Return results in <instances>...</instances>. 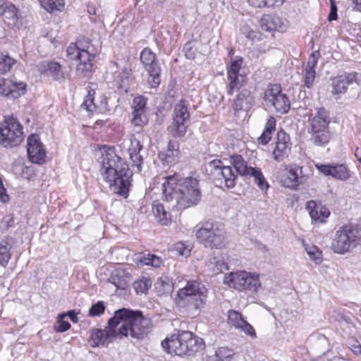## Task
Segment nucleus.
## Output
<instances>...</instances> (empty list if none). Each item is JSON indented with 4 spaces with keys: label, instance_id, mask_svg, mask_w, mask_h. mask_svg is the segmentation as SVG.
<instances>
[{
    "label": "nucleus",
    "instance_id": "1",
    "mask_svg": "<svg viewBox=\"0 0 361 361\" xmlns=\"http://www.w3.org/2000/svg\"><path fill=\"white\" fill-rule=\"evenodd\" d=\"M162 183V195L165 202L174 201L172 211L175 214L183 209L197 205L202 199L200 182L196 178H181L175 173L168 176Z\"/></svg>",
    "mask_w": 361,
    "mask_h": 361
},
{
    "label": "nucleus",
    "instance_id": "2",
    "mask_svg": "<svg viewBox=\"0 0 361 361\" xmlns=\"http://www.w3.org/2000/svg\"><path fill=\"white\" fill-rule=\"evenodd\" d=\"M102 178L109 184L110 190L123 197L128 195L131 185L132 171L128 164L116 152L114 147H105L102 152Z\"/></svg>",
    "mask_w": 361,
    "mask_h": 361
},
{
    "label": "nucleus",
    "instance_id": "3",
    "mask_svg": "<svg viewBox=\"0 0 361 361\" xmlns=\"http://www.w3.org/2000/svg\"><path fill=\"white\" fill-rule=\"evenodd\" d=\"M116 320L118 331V338L130 337L140 341L150 332L152 323L149 318L143 315L140 310L121 308L114 312L111 323Z\"/></svg>",
    "mask_w": 361,
    "mask_h": 361
},
{
    "label": "nucleus",
    "instance_id": "4",
    "mask_svg": "<svg viewBox=\"0 0 361 361\" xmlns=\"http://www.w3.org/2000/svg\"><path fill=\"white\" fill-rule=\"evenodd\" d=\"M97 53V48L88 38L82 37L75 43H71L66 49L67 56L78 61L75 75L80 79L88 78L93 71L92 61Z\"/></svg>",
    "mask_w": 361,
    "mask_h": 361
},
{
    "label": "nucleus",
    "instance_id": "5",
    "mask_svg": "<svg viewBox=\"0 0 361 361\" xmlns=\"http://www.w3.org/2000/svg\"><path fill=\"white\" fill-rule=\"evenodd\" d=\"M207 293V288L201 282L188 281L186 286L178 291L177 304L188 311H197L206 304Z\"/></svg>",
    "mask_w": 361,
    "mask_h": 361
},
{
    "label": "nucleus",
    "instance_id": "6",
    "mask_svg": "<svg viewBox=\"0 0 361 361\" xmlns=\"http://www.w3.org/2000/svg\"><path fill=\"white\" fill-rule=\"evenodd\" d=\"M361 243V228L357 225L347 224L336 231L332 247L335 252L344 254Z\"/></svg>",
    "mask_w": 361,
    "mask_h": 361
},
{
    "label": "nucleus",
    "instance_id": "7",
    "mask_svg": "<svg viewBox=\"0 0 361 361\" xmlns=\"http://www.w3.org/2000/svg\"><path fill=\"white\" fill-rule=\"evenodd\" d=\"M195 235L197 241L205 247L221 249L226 245V231L216 223L202 224Z\"/></svg>",
    "mask_w": 361,
    "mask_h": 361
},
{
    "label": "nucleus",
    "instance_id": "8",
    "mask_svg": "<svg viewBox=\"0 0 361 361\" xmlns=\"http://www.w3.org/2000/svg\"><path fill=\"white\" fill-rule=\"evenodd\" d=\"M329 123V114L324 108L319 109L310 120V128L308 132L311 134V141L315 145L323 146L329 142L331 139Z\"/></svg>",
    "mask_w": 361,
    "mask_h": 361
},
{
    "label": "nucleus",
    "instance_id": "9",
    "mask_svg": "<svg viewBox=\"0 0 361 361\" xmlns=\"http://www.w3.org/2000/svg\"><path fill=\"white\" fill-rule=\"evenodd\" d=\"M206 171L216 186L222 187L224 184L227 188H232L235 185L236 175L231 166H224L221 160L209 162Z\"/></svg>",
    "mask_w": 361,
    "mask_h": 361
},
{
    "label": "nucleus",
    "instance_id": "10",
    "mask_svg": "<svg viewBox=\"0 0 361 361\" xmlns=\"http://www.w3.org/2000/svg\"><path fill=\"white\" fill-rule=\"evenodd\" d=\"M23 140L22 126L13 117H6L0 124V144L4 147H16Z\"/></svg>",
    "mask_w": 361,
    "mask_h": 361
},
{
    "label": "nucleus",
    "instance_id": "11",
    "mask_svg": "<svg viewBox=\"0 0 361 361\" xmlns=\"http://www.w3.org/2000/svg\"><path fill=\"white\" fill-rule=\"evenodd\" d=\"M224 283L230 288H233L238 290H245L252 292L257 291L261 286L258 276L251 274L245 271L231 272L228 274H226Z\"/></svg>",
    "mask_w": 361,
    "mask_h": 361
},
{
    "label": "nucleus",
    "instance_id": "12",
    "mask_svg": "<svg viewBox=\"0 0 361 361\" xmlns=\"http://www.w3.org/2000/svg\"><path fill=\"white\" fill-rule=\"evenodd\" d=\"M190 126V113L185 101L181 99L174 106L173 123L169 127L171 135L175 138H182L187 133Z\"/></svg>",
    "mask_w": 361,
    "mask_h": 361
},
{
    "label": "nucleus",
    "instance_id": "13",
    "mask_svg": "<svg viewBox=\"0 0 361 361\" xmlns=\"http://www.w3.org/2000/svg\"><path fill=\"white\" fill-rule=\"evenodd\" d=\"M140 61L148 73L147 83L152 88L157 87L161 82V68L156 54L148 47L142 49L140 56Z\"/></svg>",
    "mask_w": 361,
    "mask_h": 361
},
{
    "label": "nucleus",
    "instance_id": "14",
    "mask_svg": "<svg viewBox=\"0 0 361 361\" xmlns=\"http://www.w3.org/2000/svg\"><path fill=\"white\" fill-rule=\"evenodd\" d=\"M231 159L238 173L241 176H252L255 178V183L262 190H267L268 189L269 185L259 169L248 166L240 155H234Z\"/></svg>",
    "mask_w": 361,
    "mask_h": 361
},
{
    "label": "nucleus",
    "instance_id": "15",
    "mask_svg": "<svg viewBox=\"0 0 361 361\" xmlns=\"http://www.w3.org/2000/svg\"><path fill=\"white\" fill-rule=\"evenodd\" d=\"M267 103H270L280 114H286L290 108V102L287 96L281 92L279 85H273L266 90L264 97Z\"/></svg>",
    "mask_w": 361,
    "mask_h": 361
},
{
    "label": "nucleus",
    "instance_id": "16",
    "mask_svg": "<svg viewBox=\"0 0 361 361\" xmlns=\"http://www.w3.org/2000/svg\"><path fill=\"white\" fill-rule=\"evenodd\" d=\"M332 94H341L346 92L348 87L361 85V74L356 72L345 73L331 78Z\"/></svg>",
    "mask_w": 361,
    "mask_h": 361
},
{
    "label": "nucleus",
    "instance_id": "17",
    "mask_svg": "<svg viewBox=\"0 0 361 361\" xmlns=\"http://www.w3.org/2000/svg\"><path fill=\"white\" fill-rule=\"evenodd\" d=\"M111 318L108 320V326L104 329H94L91 334V339L94 344L93 345H104L112 341L114 338H118V331L116 320L112 323Z\"/></svg>",
    "mask_w": 361,
    "mask_h": 361
},
{
    "label": "nucleus",
    "instance_id": "18",
    "mask_svg": "<svg viewBox=\"0 0 361 361\" xmlns=\"http://www.w3.org/2000/svg\"><path fill=\"white\" fill-rule=\"evenodd\" d=\"M29 159L35 164H41L45 161L46 152L37 135H31L27 140Z\"/></svg>",
    "mask_w": 361,
    "mask_h": 361
},
{
    "label": "nucleus",
    "instance_id": "19",
    "mask_svg": "<svg viewBox=\"0 0 361 361\" xmlns=\"http://www.w3.org/2000/svg\"><path fill=\"white\" fill-rule=\"evenodd\" d=\"M228 321L231 326L240 329L251 338L255 339L257 338L255 329L244 319L240 312L233 310H229L228 312Z\"/></svg>",
    "mask_w": 361,
    "mask_h": 361
},
{
    "label": "nucleus",
    "instance_id": "20",
    "mask_svg": "<svg viewBox=\"0 0 361 361\" xmlns=\"http://www.w3.org/2000/svg\"><path fill=\"white\" fill-rule=\"evenodd\" d=\"M166 202V205L159 202H154L152 206V211L157 221L164 226L170 224L173 217L176 218L180 214V212H178V214H175L172 211V204H175L174 201Z\"/></svg>",
    "mask_w": 361,
    "mask_h": 361
},
{
    "label": "nucleus",
    "instance_id": "21",
    "mask_svg": "<svg viewBox=\"0 0 361 361\" xmlns=\"http://www.w3.org/2000/svg\"><path fill=\"white\" fill-rule=\"evenodd\" d=\"M303 181L304 176H302V167L298 165L291 166L281 178V182L284 187L293 190H295Z\"/></svg>",
    "mask_w": 361,
    "mask_h": 361
},
{
    "label": "nucleus",
    "instance_id": "22",
    "mask_svg": "<svg viewBox=\"0 0 361 361\" xmlns=\"http://www.w3.org/2000/svg\"><path fill=\"white\" fill-rule=\"evenodd\" d=\"M315 166L320 173L326 176H330L341 180H346L350 176L349 171L344 164L330 165L317 164Z\"/></svg>",
    "mask_w": 361,
    "mask_h": 361
},
{
    "label": "nucleus",
    "instance_id": "23",
    "mask_svg": "<svg viewBox=\"0 0 361 361\" xmlns=\"http://www.w3.org/2000/svg\"><path fill=\"white\" fill-rule=\"evenodd\" d=\"M39 71L51 77L54 80L60 83L64 82L65 74L61 65L54 61H44L39 63Z\"/></svg>",
    "mask_w": 361,
    "mask_h": 361
},
{
    "label": "nucleus",
    "instance_id": "24",
    "mask_svg": "<svg viewBox=\"0 0 361 361\" xmlns=\"http://www.w3.org/2000/svg\"><path fill=\"white\" fill-rule=\"evenodd\" d=\"M187 335L183 336V331L178 334H173L161 341V347L169 354L183 356L181 342L187 341Z\"/></svg>",
    "mask_w": 361,
    "mask_h": 361
},
{
    "label": "nucleus",
    "instance_id": "25",
    "mask_svg": "<svg viewBox=\"0 0 361 361\" xmlns=\"http://www.w3.org/2000/svg\"><path fill=\"white\" fill-rule=\"evenodd\" d=\"M130 145L128 147V153L130 159L132 161V166L133 170L137 172H140L142 170V165L143 163L142 157L140 155V151L142 149V145L140 140L132 135L130 137Z\"/></svg>",
    "mask_w": 361,
    "mask_h": 361
},
{
    "label": "nucleus",
    "instance_id": "26",
    "mask_svg": "<svg viewBox=\"0 0 361 361\" xmlns=\"http://www.w3.org/2000/svg\"><path fill=\"white\" fill-rule=\"evenodd\" d=\"M260 27L267 32H284L286 30V25L277 15H264L260 19Z\"/></svg>",
    "mask_w": 361,
    "mask_h": 361
},
{
    "label": "nucleus",
    "instance_id": "27",
    "mask_svg": "<svg viewBox=\"0 0 361 361\" xmlns=\"http://www.w3.org/2000/svg\"><path fill=\"white\" fill-rule=\"evenodd\" d=\"M306 209L312 220L315 223H324L330 214V212L327 207L317 204L314 200H310L307 202Z\"/></svg>",
    "mask_w": 361,
    "mask_h": 361
},
{
    "label": "nucleus",
    "instance_id": "28",
    "mask_svg": "<svg viewBox=\"0 0 361 361\" xmlns=\"http://www.w3.org/2000/svg\"><path fill=\"white\" fill-rule=\"evenodd\" d=\"M187 335V341L181 342L183 355H192L202 348V340L194 336L190 331H183V336Z\"/></svg>",
    "mask_w": 361,
    "mask_h": 361
},
{
    "label": "nucleus",
    "instance_id": "29",
    "mask_svg": "<svg viewBox=\"0 0 361 361\" xmlns=\"http://www.w3.org/2000/svg\"><path fill=\"white\" fill-rule=\"evenodd\" d=\"M253 101L251 92L247 88H242L234 100L233 109L235 111H247L251 108Z\"/></svg>",
    "mask_w": 361,
    "mask_h": 361
},
{
    "label": "nucleus",
    "instance_id": "30",
    "mask_svg": "<svg viewBox=\"0 0 361 361\" xmlns=\"http://www.w3.org/2000/svg\"><path fill=\"white\" fill-rule=\"evenodd\" d=\"M15 244V240L10 235L4 236L0 240V266L6 267L11 258V250Z\"/></svg>",
    "mask_w": 361,
    "mask_h": 361
},
{
    "label": "nucleus",
    "instance_id": "31",
    "mask_svg": "<svg viewBox=\"0 0 361 361\" xmlns=\"http://www.w3.org/2000/svg\"><path fill=\"white\" fill-rule=\"evenodd\" d=\"M207 267L214 274L222 273L228 269V264L226 262V256L222 254L211 255L207 262Z\"/></svg>",
    "mask_w": 361,
    "mask_h": 361
},
{
    "label": "nucleus",
    "instance_id": "32",
    "mask_svg": "<svg viewBox=\"0 0 361 361\" xmlns=\"http://www.w3.org/2000/svg\"><path fill=\"white\" fill-rule=\"evenodd\" d=\"M18 9L16 7L9 4L5 6L0 15L2 16L4 23L9 27H15L19 25V18L18 16Z\"/></svg>",
    "mask_w": 361,
    "mask_h": 361
},
{
    "label": "nucleus",
    "instance_id": "33",
    "mask_svg": "<svg viewBox=\"0 0 361 361\" xmlns=\"http://www.w3.org/2000/svg\"><path fill=\"white\" fill-rule=\"evenodd\" d=\"M276 118L273 116H269L265 124L263 133L257 138L258 144L266 145L271 140L272 137V133L275 131L276 129Z\"/></svg>",
    "mask_w": 361,
    "mask_h": 361
},
{
    "label": "nucleus",
    "instance_id": "34",
    "mask_svg": "<svg viewBox=\"0 0 361 361\" xmlns=\"http://www.w3.org/2000/svg\"><path fill=\"white\" fill-rule=\"evenodd\" d=\"M126 274L122 269L115 270L109 278V281L113 283L116 288L125 290L128 284L126 280Z\"/></svg>",
    "mask_w": 361,
    "mask_h": 361
},
{
    "label": "nucleus",
    "instance_id": "35",
    "mask_svg": "<svg viewBox=\"0 0 361 361\" xmlns=\"http://www.w3.org/2000/svg\"><path fill=\"white\" fill-rule=\"evenodd\" d=\"M180 153L179 145L176 141L170 140L168 144V149L164 154H160V156H164V159L167 163L171 164L176 161Z\"/></svg>",
    "mask_w": 361,
    "mask_h": 361
},
{
    "label": "nucleus",
    "instance_id": "36",
    "mask_svg": "<svg viewBox=\"0 0 361 361\" xmlns=\"http://www.w3.org/2000/svg\"><path fill=\"white\" fill-rule=\"evenodd\" d=\"M291 149V145L275 142V148L273 152V158L276 161H282L288 157Z\"/></svg>",
    "mask_w": 361,
    "mask_h": 361
},
{
    "label": "nucleus",
    "instance_id": "37",
    "mask_svg": "<svg viewBox=\"0 0 361 361\" xmlns=\"http://www.w3.org/2000/svg\"><path fill=\"white\" fill-rule=\"evenodd\" d=\"M41 6L47 11H61L65 6L64 0H39Z\"/></svg>",
    "mask_w": 361,
    "mask_h": 361
},
{
    "label": "nucleus",
    "instance_id": "38",
    "mask_svg": "<svg viewBox=\"0 0 361 361\" xmlns=\"http://www.w3.org/2000/svg\"><path fill=\"white\" fill-rule=\"evenodd\" d=\"M228 80H229V85L227 93L231 95L233 94L234 91L240 90V88H243V86L245 81V76H228Z\"/></svg>",
    "mask_w": 361,
    "mask_h": 361
},
{
    "label": "nucleus",
    "instance_id": "39",
    "mask_svg": "<svg viewBox=\"0 0 361 361\" xmlns=\"http://www.w3.org/2000/svg\"><path fill=\"white\" fill-rule=\"evenodd\" d=\"M27 85L22 81H16L12 80V85H11L10 97L13 99L18 98L26 92Z\"/></svg>",
    "mask_w": 361,
    "mask_h": 361
},
{
    "label": "nucleus",
    "instance_id": "40",
    "mask_svg": "<svg viewBox=\"0 0 361 361\" xmlns=\"http://www.w3.org/2000/svg\"><path fill=\"white\" fill-rule=\"evenodd\" d=\"M305 250L310 259L316 264H320L322 262V252L315 245H306Z\"/></svg>",
    "mask_w": 361,
    "mask_h": 361
},
{
    "label": "nucleus",
    "instance_id": "41",
    "mask_svg": "<svg viewBox=\"0 0 361 361\" xmlns=\"http://www.w3.org/2000/svg\"><path fill=\"white\" fill-rule=\"evenodd\" d=\"M16 60L11 58L8 54H0V74L9 71L15 64Z\"/></svg>",
    "mask_w": 361,
    "mask_h": 361
},
{
    "label": "nucleus",
    "instance_id": "42",
    "mask_svg": "<svg viewBox=\"0 0 361 361\" xmlns=\"http://www.w3.org/2000/svg\"><path fill=\"white\" fill-rule=\"evenodd\" d=\"M243 60L242 57L237 56L235 59L231 60V65L227 71L228 76L242 75L239 73Z\"/></svg>",
    "mask_w": 361,
    "mask_h": 361
},
{
    "label": "nucleus",
    "instance_id": "43",
    "mask_svg": "<svg viewBox=\"0 0 361 361\" xmlns=\"http://www.w3.org/2000/svg\"><path fill=\"white\" fill-rule=\"evenodd\" d=\"M151 286V280L147 278H142L133 283V288L137 293H145Z\"/></svg>",
    "mask_w": 361,
    "mask_h": 361
},
{
    "label": "nucleus",
    "instance_id": "44",
    "mask_svg": "<svg viewBox=\"0 0 361 361\" xmlns=\"http://www.w3.org/2000/svg\"><path fill=\"white\" fill-rule=\"evenodd\" d=\"M248 3L257 8H262L265 6H272L275 4L281 5L283 0H247Z\"/></svg>",
    "mask_w": 361,
    "mask_h": 361
},
{
    "label": "nucleus",
    "instance_id": "45",
    "mask_svg": "<svg viewBox=\"0 0 361 361\" xmlns=\"http://www.w3.org/2000/svg\"><path fill=\"white\" fill-rule=\"evenodd\" d=\"M183 51L188 59L192 60L195 58L197 49L194 42L189 41L184 44Z\"/></svg>",
    "mask_w": 361,
    "mask_h": 361
},
{
    "label": "nucleus",
    "instance_id": "46",
    "mask_svg": "<svg viewBox=\"0 0 361 361\" xmlns=\"http://www.w3.org/2000/svg\"><path fill=\"white\" fill-rule=\"evenodd\" d=\"M66 317L65 313L61 314L57 317L56 324L54 326V330L57 332H65L71 328V324L64 321L63 319Z\"/></svg>",
    "mask_w": 361,
    "mask_h": 361
},
{
    "label": "nucleus",
    "instance_id": "47",
    "mask_svg": "<svg viewBox=\"0 0 361 361\" xmlns=\"http://www.w3.org/2000/svg\"><path fill=\"white\" fill-rule=\"evenodd\" d=\"M105 308L104 302L98 301L91 306L88 314L90 317H98L104 314Z\"/></svg>",
    "mask_w": 361,
    "mask_h": 361
},
{
    "label": "nucleus",
    "instance_id": "48",
    "mask_svg": "<svg viewBox=\"0 0 361 361\" xmlns=\"http://www.w3.org/2000/svg\"><path fill=\"white\" fill-rule=\"evenodd\" d=\"M133 112L144 113L147 101L142 97H137L133 99Z\"/></svg>",
    "mask_w": 361,
    "mask_h": 361
},
{
    "label": "nucleus",
    "instance_id": "49",
    "mask_svg": "<svg viewBox=\"0 0 361 361\" xmlns=\"http://www.w3.org/2000/svg\"><path fill=\"white\" fill-rule=\"evenodd\" d=\"M11 85H12V80L5 78L0 79V94L9 97Z\"/></svg>",
    "mask_w": 361,
    "mask_h": 361
},
{
    "label": "nucleus",
    "instance_id": "50",
    "mask_svg": "<svg viewBox=\"0 0 361 361\" xmlns=\"http://www.w3.org/2000/svg\"><path fill=\"white\" fill-rule=\"evenodd\" d=\"M315 69H310L305 68V85L307 87H311L313 85L315 78Z\"/></svg>",
    "mask_w": 361,
    "mask_h": 361
},
{
    "label": "nucleus",
    "instance_id": "51",
    "mask_svg": "<svg viewBox=\"0 0 361 361\" xmlns=\"http://www.w3.org/2000/svg\"><path fill=\"white\" fill-rule=\"evenodd\" d=\"M14 224L15 219L12 214L4 216L1 220V228L3 231H8L10 228L13 227Z\"/></svg>",
    "mask_w": 361,
    "mask_h": 361
},
{
    "label": "nucleus",
    "instance_id": "52",
    "mask_svg": "<svg viewBox=\"0 0 361 361\" xmlns=\"http://www.w3.org/2000/svg\"><path fill=\"white\" fill-rule=\"evenodd\" d=\"M233 354V353L231 349L225 347L219 348L216 351V357L221 361L231 357Z\"/></svg>",
    "mask_w": 361,
    "mask_h": 361
},
{
    "label": "nucleus",
    "instance_id": "53",
    "mask_svg": "<svg viewBox=\"0 0 361 361\" xmlns=\"http://www.w3.org/2000/svg\"><path fill=\"white\" fill-rule=\"evenodd\" d=\"M91 91L92 90H90L88 92V94L85 98V100L82 104L81 106L83 109H86L87 111L92 112L95 109V105L94 104L93 102V94H91Z\"/></svg>",
    "mask_w": 361,
    "mask_h": 361
},
{
    "label": "nucleus",
    "instance_id": "54",
    "mask_svg": "<svg viewBox=\"0 0 361 361\" xmlns=\"http://www.w3.org/2000/svg\"><path fill=\"white\" fill-rule=\"evenodd\" d=\"M133 118L132 123L138 127H141L147 122V118L144 115V113L133 112Z\"/></svg>",
    "mask_w": 361,
    "mask_h": 361
},
{
    "label": "nucleus",
    "instance_id": "55",
    "mask_svg": "<svg viewBox=\"0 0 361 361\" xmlns=\"http://www.w3.org/2000/svg\"><path fill=\"white\" fill-rule=\"evenodd\" d=\"M275 142L291 145L289 135H288L283 129L278 131Z\"/></svg>",
    "mask_w": 361,
    "mask_h": 361
},
{
    "label": "nucleus",
    "instance_id": "56",
    "mask_svg": "<svg viewBox=\"0 0 361 361\" xmlns=\"http://www.w3.org/2000/svg\"><path fill=\"white\" fill-rule=\"evenodd\" d=\"M240 32L250 39H254L257 37V32L248 25H243L240 27Z\"/></svg>",
    "mask_w": 361,
    "mask_h": 361
},
{
    "label": "nucleus",
    "instance_id": "57",
    "mask_svg": "<svg viewBox=\"0 0 361 361\" xmlns=\"http://www.w3.org/2000/svg\"><path fill=\"white\" fill-rule=\"evenodd\" d=\"M319 57L320 53L319 51H313L308 59L307 66L305 68L315 69V66L317 63V60L319 59Z\"/></svg>",
    "mask_w": 361,
    "mask_h": 361
},
{
    "label": "nucleus",
    "instance_id": "58",
    "mask_svg": "<svg viewBox=\"0 0 361 361\" xmlns=\"http://www.w3.org/2000/svg\"><path fill=\"white\" fill-rule=\"evenodd\" d=\"M337 11H338V8H337L336 2L334 1H331L330 12L328 16V20L329 22L337 20V18H338Z\"/></svg>",
    "mask_w": 361,
    "mask_h": 361
},
{
    "label": "nucleus",
    "instance_id": "59",
    "mask_svg": "<svg viewBox=\"0 0 361 361\" xmlns=\"http://www.w3.org/2000/svg\"><path fill=\"white\" fill-rule=\"evenodd\" d=\"M316 345L318 346H323V349H322L321 353L323 354L325 353L326 350V346L328 345L327 338L324 336H319L317 338Z\"/></svg>",
    "mask_w": 361,
    "mask_h": 361
},
{
    "label": "nucleus",
    "instance_id": "60",
    "mask_svg": "<svg viewBox=\"0 0 361 361\" xmlns=\"http://www.w3.org/2000/svg\"><path fill=\"white\" fill-rule=\"evenodd\" d=\"M176 250H177L180 255L182 256H188L190 255V250L185 248L183 243H178L176 245Z\"/></svg>",
    "mask_w": 361,
    "mask_h": 361
},
{
    "label": "nucleus",
    "instance_id": "61",
    "mask_svg": "<svg viewBox=\"0 0 361 361\" xmlns=\"http://www.w3.org/2000/svg\"><path fill=\"white\" fill-rule=\"evenodd\" d=\"M0 199L3 202H6L8 201L9 197L8 195L6 194V190L3 185V181L1 178H0Z\"/></svg>",
    "mask_w": 361,
    "mask_h": 361
},
{
    "label": "nucleus",
    "instance_id": "62",
    "mask_svg": "<svg viewBox=\"0 0 361 361\" xmlns=\"http://www.w3.org/2000/svg\"><path fill=\"white\" fill-rule=\"evenodd\" d=\"M351 350L356 355H361V345L357 341L350 346Z\"/></svg>",
    "mask_w": 361,
    "mask_h": 361
},
{
    "label": "nucleus",
    "instance_id": "63",
    "mask_svg": "<svg viewBox=\"0 0 361 361\" xmlns=\"http://www.w3.org/2000/svg\"><path fill=\"white\" fill-rule=\"evenodd\" d=\"M151 260H152V262H150L151 266H152L154 267H159L162 263L161 259L159 257H157L154 255H152Z\"/></svg>",
    "mask_w": 361,
    "mask_h": 361
},
{
    "label": "nucleus",
    "instance_id": "64",
    "mask_svg": "<svg viewBox=\"0 0 361 361\" xmlns=\"http://www.w3.org/2000/svg\"><path fill=\"white\" fill-rule=\"evenodd\" d=\"M66 314V316L69 317L70 319L73 323H77L78 322V317H77V314L73 310L68 311L67 312V314Z\"/></svg>",
    "mask_w": 361,
    "mask_h": 361
}]
</instances>
